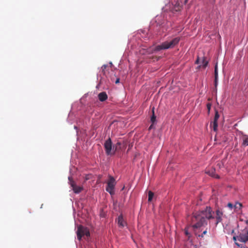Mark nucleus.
Instances as JSON below:
<instances>
[{
    "instance_id": "1",
    "label": "nucleus",
    "mask_w": 248,
    "mask_h": 248,
    "mask_svg": "<svg viewBox=\"0 0 248 248\" xmlns=\"http://www.w3.org/2000/svg\"><path fill=\"white\" fill-rule=\"evenodd\" d=\"M214 218L213 212L210 207H206V208L200 212L194 214L192 217V222L196 223L192 225L194 229H198L207 224V219Z\"/></svg>"
},
{
    "instance_id": "2",
    "label": "nucleus",
    "mask_w": 248,
    "mask_h": 248,
    "mask_svg": "<svg viewBox=\"0 0 248 248\" xmlns=\"http://www.w3.org/2000/svg\"><path fill=\"white\" fill-rule=\"evenodd\" d=\"M180 41V37H175L172 39L168 40L159 45L156 46L154 48L155 51H158L161 50L168 49L173 48Z\"/></svg>"
},
{
    "instance_id": "3",
    "label": "nucleus",
    "mask_w": 248,
    "mask_h": 248,
    "mask_svg": "<svg viewBox=\"0 0 248 248\" xmlns=\"http://www.w3.org/2000/svg\"><path fill=\"white\" fill-rule=\"evenodd\" d=\"M77 234L78 239L79 240H80L82 237L84 235H86L87 237L89 236L90 232L87 228L84 227L82 225H79L78 227Z\"/></svg>"
},
{
    "instance_id": "4",
    "label": "nucleus",
    "mask_w": 248,
    "mask_h": 248,
    "mask_svg": "<svg viewBox=\"0 0 248 248\" xmlns=\"http://www.w3.org/2000/svg\"><path fill=\"white\" fill-rule=\"evenodd\" d=\"M115 184L116 182L114 178L112 176H109V180L107 183V186L106 188V190L111 195H113L114 194V188Z\"/></svg>"
},
{
    "instance_id": "5",
    "label": "nucleus",
    "mask_w": 248,
    "mask_h": 248,
    "mask_svg": "<svg viewBox=\"0 0 248 248\" xmlns=\"http://www.w3.org/2000/svg\"><path fill=\"white\" fill-rule=\"evenodd\" d=\"M68 179L70 181V184L72 187V189L74 193L76 194L79 193L82 190L83 187L77 186L75 182L72 180L70 177H68Z\"/></svg>"
},
{
    "instance_id": "6",
    "label": "nucleus",
    "mask_w": 248,
    "mask_h": 248,
    "mask_svg": "<svg viewBox=\"0 0 248 248\" xmlns=\"http://www.w3.org/2000/svg\"><path fill=\"white\" fill-rule=\"evenodd\" d=\"M104 148L105 149L106 153L107 155L111 154L112 150V142L110 138L108 139L104 143Z\"/></svg>"
},
{
    "instance_id": "7",
    "label": "nucleus",
    "mask_w": 248,
    "mask_h": 248,
    "mask_svg": "<svg viewBox=\"0 0 248 248\" xmlns=\"http://www.w3.org/2000/svg\"><path fill=\"white\" fill-rule=\"evenodd\" d=\"M237 239L238 241L244 243L248 241V230L245 233H240L237 236Z\"/></svg>"
},
{
    "instance_id": "8",
    "label": "nucleus",
    "mask_w": 248,
    "mask_h": 248,
    "mask_svg": "<svg viewBox=\"0 0 248 248\" xmlns=\"http://www.w3.org/2000/svg\"><path fill=\"white\" fill-rule=\"evenodd\" d=\"M216 222L215 224L216 226H217L219 222H221L222 221V216L223 215V213L218 209L216 210Z\"/></svg>"
},
{
    "instance_id": "9",
    "label": "nucleus",
    "mask_w": 248,
    "mask_h": 248,
    "mask_svg": "<svg viewBox=\"0 0 248 248\" xmlns=\"http://www.w3.org/2000/svg\"><path fill=\"white\" fill-rule=\"evenodd\" d=\"M117 222L119 227L122 228L124 227L125 224L126 222L123 218V217L122 215H120L117 218Z\"/></svg>"
},
{
    "instance_id": "10",
    "label": "nucleus",
    "mask_w": 248,
    "mask_h": 248,
    "mask_svg": "<svg viewBox=\"0 0 248 248\" xmlns=\"http://www.w3.org/2000/svg\"><path fill=\"white\" fill-rule=\"evenodd\" d=\"M98 97L99 100L101 102H103L108 99V95L105 92L99 93L98 95Z\"/></svg>"
},
{
    "instance_id": "11",
    "label": "nucleus",
    "mask_w": 248,
    "mask_h": 248,
    "mask_svg": "<svg viewBox=\"0 0 248 248\" xmlns=\"http://www.w3.org/2000/svg\"><path fill=\"white\" fill-rule=\"evenodd\" d=\"M215 86L217 87V79H218V68H217V63H216L215 66Z\"/></svg>"
},
{
    "instance_id": "12",
    "label": "nucleus",
    "mask_w": 248,
    "mask_h": 248,
    "mask_svg": "<svg viewBox=\"0 0 248 248\" xmlns=\"http://www.w3.org/2000/svg\"><path fill=\"white\" fill-rule=\"evenodd\" d=\"M208 64V61L206 60V58L203 57L202 59V64L200 65L198 68H200L201 67H202L203 68H205Z\"/></svg>"
},
{
    "instance_id": "13",
    "label": "nucleus",
    "mask_w": 248,
    "mask_h": 248,
    "mask_svg": "<svg viewBox=\"0 0 248 248\" xmlns=\"http://www.w3.org/2000/svg\"><path fill=\"white\" fill-rule=\"evenodd\" d=\"M206 173L213 177L219 178L218 175L215 173V170L214 169H211L210 170L206 171Z\"/></svg>"
},
{
    "instance_id": "14",
    "label": "nucleus",
    "mask_w": 248,
    "mask_h": 248,
    "mask_svg": "<svg viewBox=\"0 0 248 248\" xmlns=\"http://www.w3.org/2000/svg\"><path fill=\"white\" fill-rule=\"evenodd\" d=\"M152 115L151 118V121L152 123H153V124H154L156 121V116L155 114V108L154 107H153L152 108Z\"/></svg>"
},
{
    "instance_id": "15",
    "label": "nucleus",
    "mask_w": 248,
    "mask_h": 248,
    "mask_svg": "<svg viewBox=\"0 0 248 248\" xmlns=\"http://www.w3.org/2000/svg\"><path fill=\"white\" fill-rule=\"evenodd\" d=\"M243 145L248 146V136L244 135L243 138Z\"/></svg>"
},
{
    "instance_id": "16",
    "label": "nucleus",
    "mask_w": 248,
    "mask_h": 248,
    "mask_svg": "<svg viewBox=\"0 0 248 248\" xmlns=\"http://www.w3.org/2000/svg\"><path fill=\"white\" fill-rule=\"evenodd\" d=\"M108 67V65L107 64H104L102 67H101V70H102V74L104 75H106V69Z\"/></svg>"
},
{
    "instance_id": "17",
    "label": "nucleus",
    "mask_w": 248,
    "mask_h": 248,
    "mask_svg": "<svg viewBox=\"0 0 248 248\" xmlns=\"http://www.w3.org/2000/svg\"><path fill=\"white\" fill-rule=\"evenodd\" d=\"M154 195V194L153 192L151 191H149L148 192V202H150L152 201L153 196Z\"/></svg>"
},
{
    "instance_id": "18",
    "label": "nucleus",
    "mask_w": 248,
    "mask_h": 248,
    "mask_svg": "<svg viewBox=\"0 0 248 248\" xmlns=\"http://www.w3.org/2000/svg\"><path fill=\"white\" fill-rule=\"evenodd\" d=\"M217 122L214 121L213 122V129L214 131H216L217 129Z\"/></svg>"
},
{
    "instance_id": "19",
    "label": "nucleus",
    "mask_w": 248,
    "mask_h": 248,
    "mask_svg": "<svg viewBox=\"0 0 248 248\" xmlns=\"http://www.w3.org/2000/svg\"><path fill=\"white\" fill-rule=\"evenodd\" d=\"M242 206V204L239 202H236L235 204L234 205V207L235 209H240Z\"/></svg>"
},
{
    "instance_id": "20",
    "label": "nucleus",
    "mask_w": 248,
    "mask_h": 248,
    "mask_svg": "<svg viewBox=\"0 0 248 248\" xmlns=\"http://www.w3.org/2000/svg\"><path fill=\"white\" fill-rule=\"evenodd\" d=\"M219 117V115L218 114V112L217 110H216L215 111V115L214 119V121L217 122V120Z\"/></svg>"
},
{
    "instance_id": "21",
    "label": "nucleus",
    "mask_w": 248,
    "mask_h": 248,
    "mask_svg": "<svg viewBox=\"0 0 248 248\" xmlns=\"http://www.w3.org/2000/svg\"><path fill=\"white\" fill-rule=\"evenodd\" d=\"M185 235L188 237V238L189 239L190 236H191V234L190 233L188 232V228H186L185 229Z\"/></svg>"
},
{
    "instance_id": "22",
    "label": "nucleus",
    "mask_w": 248,
    "mask_h": 248,
    "mask_svg": "<svg viewBox=\"0 0 248 248\" xmlns=\"http://www.w3.org/2000/svg\"><path fill=\"white\" fill-rule=\"evenodd\" d=\"M207 229H206L205 231H204L202 232V233L201 234H199L198 235V237L203 238L204 235H205L206 234H207Z\"/></svg>"
},
{
    "instance_id": "23",
    "label": "nucleus",
    "mask_w": 248,
    "mask_h": 248,
    "mask_svg": "<svg viewBox=\"0 0 248 248\" xmlns=\"http://www.w3.org/2000/svg\"><path fill=\"white\" fill-rule=\"evenodd\" d=\"M206 107L208 109V113H209L211 108V104L210 103H207L206 105Z\"/></svg>"
},
{
    "instance_id": "24",
    "label": "nucleus",
    "mask_w": 248,
    "mask_h": 248,
    "mask_svg": "<svg viewBox=\"0 0 248 248\" xmlns=\"http://www.w3.org/2000/svg\"><path fill=\"white\" fill-rule=\"evenodd\" d=\"M227 206L228 207H229L231 209L234 207L233 204L230 202L228 203Z\"/></svg>"
},
{
    "instance_id": "25",
    "label": "nucleus",
    "mask_w": 248,
    "mask_h": 248,
    "mask_svg": "<svg viewBox=\"0 0 248 248\" xmlns=\"http://www.w3.org/2000/svg\"><path fill=\"white\" fill-rule=\"evenodd\" d=\"M195 63L196 64H199L200 63V58L198 57L195 62Z\"/></svg>"
},
{
    "instance_id": "26",
    "label": "nucleus",
    "mask_w": 248,
    "mask_h": 248,
    "mask_svg": "<svg viewBox=\"0 0 248 248\" xmlns=\"http://www.w3.org/2000/svg\"><path fill=\"white\" fill-rule=\"evenodd\" d=\"M121 144L120 142H118L116 144V147H115V150H117V146H120Z\"/></svg>"
},
{
    "instance_id": "27",
    "label": "nucleus",
    "mask_w": 248,
    "mask_h": 248,
    "mask_svg": "<svg viewBox=\"0 0 248 248\" xmlns=\"http://www.w3.org/2000/svg\"><path fill=\"white\" fill-rule=\"evenodd\" d=\"M233 239L235 242L237 240H238L237 236H233Z\"/></svg>"
},
{
    "instance_id": "28",
    "label": "nucleus",
    "mask_w": 248,
    "mask_h": 248,
    "mask_svg": "<svg viewBox=\"0 0 248 248\" xmlns=\"http://www.w3.org/2000/svg\"><path fill=\"white\" fill-rule=\"evenodd\" d=\"M119 80H120V79L119 78H117V79L115 81V83L116 84L119 83L120 82Z\"/></svg>"
},
{
    "instance_id": "29",
    "label": "nucleus",
    "mask_w": 248,
    "mask_h": 248,
    "mask_svg": "<svg viewBox=\"0 0 248 248\" xmlns=\"http://www.w3.org/2000/svg\"><path fill=\"white\" fill-rule=\"evenodd\" d=\"M153 124H152L150 126V127H149V130H151L152 128H153Z\"/></svg>"
},
{
    "instance_id": "30",
    "label": "nucleus",
    "mask_w": 248,
    "mask_h": 248,
    "mask_svg": "<svg viewBox=\"0 0 248 248\" xmlns=\"http://www.w3.org/2000/svg\"><path fill=\"white\" fill-rule=\"evenodd\" d=\"M109 64H110V66L111 67L112 65V63L111 62H110Z\"/></svg>"
},
{
    "instance_id": "31",
    "label": "nucleus",
    "mask_w": 248,
    "mask_h": 248,
    "mask_svg": "<svg viewBox=\"0 0 248 248\" xmlns=\"http://www.w3.org/2000/svg\"><path fill=\"white\" fill-rule=\"evenodd\" d=\"M235 244L238 246H239V245L238 243H236V242H235Z\"/></svg>"
},
{
    "instance_id": "32",
    "label": "nucleus",
    "mask_w": 248,
    "mask_h": 248,
    "mask_svg": "<svg viewBox=\"0 0 248 248\" xmlns=\"http://www.w3.org/2000/svg\"><path fill=\"white\" fill-rule=\"evenodd\" d=\"M88 177H86V180H88Z\"/></svg>"
}]
</instances>
